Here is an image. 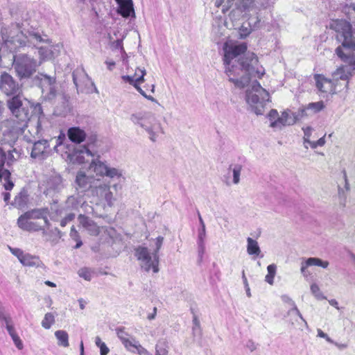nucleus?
I'll return each instance as SVG.
<instances>
[{
    "label": "nucleus",
    "instance_id": "nucleus-1",
    "mask_svg": "<svg viewBox=\"0 0 355 355\" xmlns=\"http://www.w3.org/2000/svg\"><path fill=\"white\" fill-rule=\"evenodd\" d=\"M247 44L228 40L223 44V64L229 80L239 88H243L252 77L261 78L265 73L258 67V58L254 53L247 52Z\"/></svg>",
    "mask_w": 355,
    "mask_h": 355
},
{
    "label": "nucleus",
    "instance_id": "nucleus-2",
    "mask_svg": "<svg viewBox=\"0 0 355 355\" xmlns=\"http://www.w3.org/2000/svg\"><path fill=\"white\" fill-rule=\"evenodd\" d=\"M355 10V8H354ZM329 28L336 32V38L340 43L335 50L337 56L348 66H341L333 73L336 79L348 80L355 70V31L345 19H334Z\"/></svg>",
    "mask_w": 355,
    "mask_h": 355
},
{
    "label": "nucleus",
    "instance_id": "nucleus-3",
    "mask_svg": "<svg viewBox=\"0 0 355 355\" xmlns=\"http://www.w3.org/2000/svg\"><path fill=\"white\" fill-rule=\"evenodd\" d=\"M1 36L3 45L10 52L21 47H36L40 43L49 42L47 35L41 29L30 25L27 21L3 28Z\"/></svg>",
    "mask_w": 355,
    "mask_h": 355
},
{
    "label": "nucleus",
    "instance_id": "nucleus-4",
    "mask_svg": "<svg viewBox=\"0 0 355 355\" xmlns=\"http://www.w3.org/2000/svg\"><path fill=\"white\" fill-rule=\"evenodd\" d=\"M214 5L216 8L223 6L222 12L225 13L230 10L228 18L225 21V25L227 28H236V24L247 12H250V6L244 0H215Z\"/></svg>",
    "mask_w": 355,
    "mask_h": 355
},
{
    "label": "nucleus",
    "instance_id": "nucleus-5",
    "mask_svg": "<svg viewBox=\"0 0 355 355\" xmlns=\"http://www.w3.org/2000/svg\"><path fill=\"white\" fill-rule=\"evenodd\" d=\"M27 123L17 121L16 119H8L0 122V144L14 146L19 137L27 128Z\"/></svg>",
    "mask_w": 355,
    "mask_h": 355
},
{
    "label": "nucleus",
    "instance_id": "nucleus-6",
    "mask_svg": "<svg viewBox=\"0 0 355 355\" xmlns=\"http://www.w3.org/2000/svg\"><path fill=\"white\" fill-rule=\"evenodd\" d=\"M130 121L144 129L153 141H156L159 134L164 133L160 123L150 113L140 112L132 114L130 116Z\"/></svg>",
    "mask_w": 355,
    "mask_h": 355
},
{
    "label": "nucleus",
    "instance_id": "nucleus-7",
    "mask_svg": "<svg viewBox=\"0 0 355 355\" xmlns=\"http://www.w3.org/2000/svg\"><path fill=\"white\" fill-rule=\"evenodd\" d=\"M269 93L257 80L252 82L251 90L246 92V101L257 115L263 114L264 107L269 101Z\"/></svg>",
    "mask_w": 355,
    "mask_h": 355
},
{
    "label": "nucleus",
    "instance_id": "nucleus-8",
    "mask_svg": "<svg viewBox=\"0 0 355 355\" xmlns=\"http://www.w3.org/2000/svg\"><path fill=\"white\" fill-rule=\"evenodd\" d=\"M40 63L34 58L26 53L13 55V67L20 78L31 77L35 71Z\"/></svg>",
    "mask_w": 355,
    "mask_h": 355
},
{
    "label": "nucleus",
    "instance_id": "nucleus-9",
    "mask_svg": "<svg viewBox=\"0 0 355 355\" xmlns=\"http://www.w3.org/2000/svg\"><path fill=\"white\" fill-rule=\"evenodd\" d=\"M89 196L96 205H107L108 207H112L116 200L110 191V184L101 179L92 188Z\"/></svg>",
    "mask_w": 355,
    "mask_h": 355
},
{
    "label": "nucleus",
    "instance_id": "nucleus-10",
    "mask_svg": "<svg viewBox=\"0 0 355 355\" xmlns=\"http://www.w3.org/2000/svg\"><path fill=\"white\" fill-rule=\"evenodd\" d=\"M89 169L97 176H106L111 180H119L123 177L122 170L110 166L106 162L100 160L98 157L92 159L89 164Z\"/></svg>",
    "mask_w": 355,
    "mask_h": 355
},
{
    "label": "nucleus",
    "instance_id": "nucleus-11",
    "mask_svg": "<svg viewBox=\"0 0 355 355\" xmlns=\"http://www.w3.org/2000/svg\"><path fill=\"white\" fill-rule=\"evenodd\" d=\"M135 256L141 261V267L145 271L148 272L150 269L155 273L159 271V256L156 253H150L146 247H139Z\"/></svg>",
    "mask_w": 355,
    "mask_h": 355
},
{
    "label": "nucleus",
    "instance_id": "nucleus-12",
    "mask_svg": "<svg viewBox=\"0 0 355 355\" xmlns=\"http://www.w3.org/2000/svg\"><path fill=\"white\" fill-rule=\"evenodd\" d=\"M18 94L12 95L13 97L8 101V107L12 114L10 119H16L17 121L27 123L29 120V110L23 103L21 96Z\"/></svg>",
    "mask_w": 355,
    "mask_h": 355
},
{
    "label": "nucleus",
    "instance_id": "nucleus-13",
    "mask_svg": "<svg viewBox=\"0 0 355 355\" xmlns=\"http://www.w3.org/2000/svg\"><path fill=\"white\" fill-rule=\"evenodd\" d=\"M0 90L6 96L20 94L21 86L7 72H3L0 76Z\"/></svg>",
    "mask_w": 355,
    "mask_h": 355
},
{
    "label": "nucleus",
    "instance_id": "nucleus-14",
    "mask_svg": "<svg viewBox=\"0 0 355 355\" xmlns=\"http://www.w3.org/2000/svg\"><path fill=\"white\" fill-rule=\"evenodd\" d=\"M98 180L93 175H87L85 171H80L76 176V189L80 192H87L89 196Z\"/></svg>",
    "mask_w": 355,
    "mask_h": 355
},
{
    "label": "nucleus",
    "instance_id": "nucleus-15",
    "mask_svg": "<svg viewBox=\"0 0 355 355\" xmlns=\"http://www.w3.org/2000/svg\"><path fill=\"white\" fill-rule=\"evenodd\" d=\"M37 78L40 80L42 94L48 100H53L56 96L55 78L44 73H40Z\"/></svg>",
    "mask_w": 355,
    "mask_h": 355
},
{
    "label": "nucleus",
    "instance_id": "nucleus-16",
    "mask_svg": "<svg viewBox=\"0 0 355 355\" xmlns=\"http://www.w3.org/2000/svg\"><path fill=\"white\" fill-rule=\"evenodd\" d=\"M53 141V139L49 141L47 139L35 141L33 143L31 157L39 160L45 159L51 154L50 142Z\"/></svg>",
    "mask_w": 355,
    "mask_h": 355
},
{
    "label": "nucleus",
    "instance_id": "nucleus-17",
    "mask_svg": "<svg viewBox=\"0 0 355 355\" xmlns=\"http://www.w3.org/2000/svg\"><path fill=\"white\" fill-rule=\"evenodd\" d=\"M139 71L140 75L137 78H135L134 76L124 75L121 76V78L125 83L132 85L144 97L153 102L155 101V99L152 96H148L146 92L140 87V84L144 81V76L146 73V70L139 69Z\"/></svg>",
    "mask_w": 355,
    "mask_h": 355
},
{
    "label": "nucleus",
    "instance_id": "nucleus-18",
    "mask_svg": "<svg viewBox=\"0 0 355 355\" xmlns=\"http://www.w3.org/2000/svg\"><path fill=\"white\" fill-rule=\"evenodd\" d=\"M73 80L78 92H84L90 85H93L90 78L83 69H76L73 72Z\"/></svg>",
    "mask_w": 355,
    "mask_h": 355
},
{
    "label": "nucleus",
    "instance_id": "nucleus-19",
    "mask_svg": "<svg viewBox=\"0 0 355 355\" xmlns=\"http://www.w3.org/2000/svg\"><path fill=\"white\" fill-rule=\"evenodd\" d=\"M6 163V153L0 147V180H4L3 187L6 190L10 191L14 187V183L10 180V172L8 169L4 168V165Z\"/></svg>",
    "mask_w": 355,
    "mask_h": 355
},
{
    "label": "nucleus",
    "instance_id": "nucleus-20",
    "mask_svg": "<svg viewBox=\"0 0 355 355\" xmlns=\"http://www.w3.org/2000/svg\"><path fill=\"white\" fill-rule=\"evenodd\" d=\"M315 86L318 90L324 94H334L336 92V86L332 80L320 74L314 76Z\"/></svg>",
    "mask_w": 355,
    "mask_h": 355
},
{
    "label": "nucleus",
    "instance_id": "nucleus-21",
    "mask_svg": "<svg viewBox=\"0 0 355 355\" xmlns=\"http://www.w3.org/2000/svg\"><path fill=\"white\" fill-rule=\"evenodd\" d=\"M79 226L83 227L88 234L92 236H97L100 233V227L89 217L80 214L78 216Z\"/></svg>",
    "mask_w": 355,
    "mask_h": 355
},
{
    "label": "nucleus",
    "instance_id": "nucleus-22",
    "mask_svg": "<svg viewBox=\"0 0 355 355\" xmlns=\"http://www.w3.org/2000/svg\"><path fill=\"white\" fill-rule=\"evenodd\" d=\"M71 155L72 159L79 164L85 163L87 162V157L94 156L89 148L86 146H81L74 148Z\"/></svg>",
    "mask_w": 355,
    "mask_h": 355
},
{
    "label": "nucleus",
    "instance_id": "nucleus-23",
    "mask_svg": "<svg viewBox=\"0 0 355 355\" xmlns=\"http://www.w3.org/2000/svg\"><path fill=\"white\" fill-rule=\"evenodd\" d=\"M17 225L20 229L28 232H38L43 230V227L38 223L32 221L31 218L25 217L24 214L18 218Z\"/></svg>",
    "mask_w": 355,
    "mask_h": 355
},
{
    "label": "nucleus",
    "instance_id": "nucleus-24",
    "mask_svg": "<svg viewBox=\"0 0 355 355\" xmlns=\"http://www.w3.org/2000/svg\"><path fill=\"white\" fill-rule=\"evenodd\" d=\"M46 189L44 193L50 195L51 193L56 192L62 188V178L58 174H53L46 179Z\"/></svg>",
    "mask_w": 355,
    "mask_h": 355
},
{
    "label": "nucleus",
    "instance_id": "nucleus-25",
    "mask_svg": "<svg viewBox=\"0 0 355 355\" xmlns=\"http://www.w3.org/2000/svg\"><path fill=\"white\" fill-rule=\"evenodd\" d=\"M25 217L32 219H43L46 227H49L50 223L48 219L49 210L47 208L33 209L23 214Z\"/></svg>",
    "mask_w": 355,
    "mask_h": 355
},
{
    "label": "nucleus",
    "instance_id": "nucleus-26",
    "mask_svg": "<svg viewBox=\"0 0 355 355\" xmlns=\"http://www.w3.org/2000/svg\"><path fill=\"white\" fill-rule=\"evenodd\" d=\"M320 266L323 268H327L329 266V262L327 261H323L317 257H310L306 259L304 261L302 262L301 264V272L304 277H307L308 273L306 271V268L309 266Z\"/></svg>",
    "mask_w": 355,
    "mask_h": 355
},
{
    "label": "nucleus",
    "instance_id": "nucleus-27",
    "mask_svg": "<svg viewBox=\"0 0 355 355\" xmlns=\"http://www.w3.org/2000/svg\"><path fill=\"white\" fill-rule=\"evenodd\" d=\"M119 5L118 13L122 17L128 18L135 17V10L132 0H116Z\"/></svg>",
    "mask_w": 355,
    "mask_h": 355
},
{
    "label": "nucleus",
    "instance_id": "nucleus-28",
    "mask_svg": "<svg viewBox=\"0 0 355 355\" xmlns=\"http://www.w3.org/2000/svg\"><path fill=\"white\" fill-rule=\"evenodd\" d=\"M260 21L261 19L258 17L256 19L250 17L248 21L243 23L238 31L240 38H245L248 36L252 29L258 26Z\"/></svg>",
    "mask_w": 355,
    "mask_h": 355
},
{
    "label": "nucleus",
    "instance_id": "nucleus-29",
    "mask_svg": "<svg viewBox=\"0 0 355 355\" xmlns=\"http://www.w3.org/2000/svg\"><path fill=\"white\" fill-rule=\"evenodd\" d=\"M29 202V195L28 191L22 189L19 193L15 197L12 205L17 209H24L28 206Z\"/></svg>",
    "mask_w": 355,
    "mask_h": 355
},
{
    "label": "nucleus",
    "instance_id": "nucleus-30",
    "mask_svg": "<svg viewBox=\"0 0 355 355\" xmlns=\"http://www.w3.org/2000/svg\"><path fill=\"white\" fill-rule=\"evenodd\" d=\"M69 139L73 143L80 144L86 138L85 132L79 127L69 128L67 132Z\"/></svg>",
    "mask_w": 355,
    "mask_h": 355
},
{
    "label": "nucleus",
    "instance_id": "nucleus-31",
    "mask_svg": "<svg viewBox=\"0 0 355 355\" xmlns=\"http://www.w3.org/2000/svg\"><path fill=\"white\" fill-rule=\"evenodd\" d=\"M303 110H300L295 113H291L290 111H284L281 116L282 120L286 125H293L297 121H299L303 118Z\"/></svg>",
    "mask_w": 355,
    "mask_h": 355
},
{
    "label": "nucleus",
    "instance_id": "nucleus-32",
    "mask_svg": "<svg viewBox=\"0 0 355 355\" xmlns=\"http://www.w3.org/2000/svg\"><path fill=\"white\" fill-rule=\"evenodd\" d=\"M42 128L41 125V123L38 119L37 123L34 127L28 130V132L25 133V131L22 133L24 134V139L28 143H34L36 140V137L39 136L42 134Z\"/></svg>",
    "mask_w": 355,
    "mask_h": 355
},
{
    "label": "nucleus",
    "instance_id": "nucleus-33",
    "mask_svg": "<svg viewBox=\"0 0 355 355\" xmlns=\"http://www.w3.org/2000/svg\"><path fill=\"white\" fill-rule=\"evenodd\" d=\"M250 6V11L257 12V10L266 9L273 4V0H244Z\"/></svg>",
    "mask_w": 355,
    "mask_h": 355
},
{
    "label": "nucleus",
    "instance_id": "nucleus-34",
    "mask_svg": "<svg viewBox=\"0 0 355 355\" xmlns=\"http://www.w3.org/2000/svg\"><path fill=\"white\" fill-rule=\"evenodd\" d=\"M23 266L29 267L43 268L44 263L38 257L25 253L23 258L19 261Z\"/></svg>",
    "mask_w": 355,
    "mask_h": 355
},
{
    "label": "nucleus",
    "instance_id": "nucleus-35",
    "mask_svg": "<svg viewBox=\"0 0 355 355\" xmlns=\"http://www.w3.org/2000/svg\"><path fill=\"white\" fill-rule=\"evenodd\" d=\"M324 108L323 101H318L315 103H309L306 107L300 108V110H303V117L308 116L311 114H316Z\"/></svg>",
    "mask_w": 355,
    "mask_h": 355
},
{
    "label": "nucleus",
    "instance_id": "nucleus-36",
    "mask_svg": "<svg viewBox=\"0 0 355 355\" xmlns=\"http://www.w3.org/2000/svg\"><path fill=\"white\" fill-rule=\"evenodd\" d=\"M78 206V202L77 198L73 196H71L67 199L64 207L57 209L56 212L58 215H61L64 211H67V210L77 209Z\"/></svg>",
    "mask_w": 355,
    "mask_h": 355
},
{
    "label": "nucleus",
    "instance_id": "nucleus-37",
    "mask_svg": "<svg viewBox=\"0 0 355 355\" xmlns=\"http://www.w3.org/2000/svg\"><path fill=\"white\" fill-rule=\"evenodd\" d=\"M247 252L250 255L259 256L261 250L257 241L248 237L247 239Z\"/></svg>",
    "mask_w": 355,
    "mask_h": 355
},
{
    "label": "nucleus",
    "instance_id": "nucleus-38",
    "mask_svg": "<svg viewBox=\"0 0 355 355\" xmlns=\"http://www.w3.org/2000/svg\"><path fill=\"white\" fill-rule=\"evenodd\" d=\"M52 47V46L45 47L41 46L38 49V53L40 60V62H38V63H40V65L43 61L51 60L53 57Z\"/></svg>",
    "mask_w": 355,
    "mask_h": 355
},
{
    "label": "nucleus",
    "instance_id": "nucleus-39",
    "mask_svg": "<svg viewBox=\"0 0 355 355\" xmlns=\"http://www.w3.org/2000/svg\"><path fill=\"white\" fill-rule=\"evenodd\" d=\"M282 301L284 302L288 303L291 306H293V308L288 311V314H290V315H291V314L296 315L297 316H298L305 323V324H307L306 322L305 321V320L302 317V315L300 313L299 309H297V307L296 306L295 302L292 300V299H291L288 295H282Z\"/></svg>",
    "mask_w": 355,
    "mask_h": 355
},
{
    "label": "nucleus",
    "instance_id": "nucleus-40",
    "mask_svg": "<svg viewBox=\"0 0 355 355\" xmlns=\"http://www.w3.org/2000/svg\"><path fill=\"white\" fill-rule=\"evenodd\" d=\"M55 336L58 340V345L64 347H67L69 343V335L66 331L58 330L55 332Z\"/></svg>",
    "mask_w": 355,
    "mask_h": 355
},
{
    "label": "nucleus",
    "instance_id": "nucleus-41",
    "mask_svg": "<svg viewBox=\"0 0 355 355\" xmlns=\"http://www.w3.org/2000/svg\"><path fill=\"white\" fill-rule=\"evenodd\" d=\"M22 154L21 149H17L14 148L12 150H8V155H6V164L10 166L13 164L14 162L20 158Z\"/></svg>",
    "mask_w": 355,
    "mask_h": 355
},
{
    "label": "nucleus",
    "instance_id": "nucleus-42",
    "mask_svg": "<svg viewBox=\"0 0 355 355\" xmlns=\"http://www.w3.org/2000/svg\"><path fill=\"white\" fill-rule=\"evenodd\" d=\"M268 274L266 275L265 281L270 285L274 283V277L276 275L277 266L274 263L268 266Z\"/></svg>",
    "mask_w": 355,
    "mask_h": 355
},
{
    "label": "nucleus",
    "instance_id": "nucleus-43",
    "mask_svg": "<svg viewBox=\"0 0 355 355\" xmlns=\"http://www.w3.org/2000/svg\"><path fill=\"white\" fill-rule=\"evenodd\" d=\"M54 322V315L52 313H47L45 314L44 318L42 321V326L46 329H49Z\"/></svg>",
    "mask_w": 355,
    "mask_h": 355
},
{
    "label": "nucleus",
    "instance_id": "nucleus-44",
    "mask_svg": "<svg viewBox=\"0 0 355 355\" xmlns=\"http://www.w3.org/2000/svg\"><path fill=\"white\" fill-rule=\"evenodd\" d=\"M230 168H232L233 173V182L237 184L240 181V175L242 170V166L240 164L231 165Z\"/></svg>",
    "mask_w": 355,
    "mask_h": 355
},
{
    "label": "nucleus",
    "instance_id": "nucleus-45",
    "mask_svg": "<svg viewBox=\"0 0 355 355\" xmlns=\"http://www.w3.org/2000/svg\"><path fill=\"white\" fill-rule=\"evenodd\" d=\"M70 237L76 242L75 248L77 249L81 247V245H83V242L80 239L79 233L76 230L73 225L71 227Z\"/></svg>",
    "mask_w": 355,
    "mask_h": 355
},
{
    "label": "nucleus",
    "instance_id": "nucleus-46",
    "mask_svg": "<svg viewBox=\"0 0 355 355\" xmlns=\"http://www.w3.org/2000/svg\"><path fill=\"white\" fill-rule=\"evenodd\" d=\"M302 130L304 132V148L307 149L308 146L306 145V144H310V142H311V141L310 140V137L313 129L310 126H307L305 128H302Z\"/></svg>",
    "mask_w": 355,
    "mask_h": 355
},
{
    "label": "nucleus",
    "instance_id": "nucleus-47",
    "mask_svg": "<svg viewBox=\"0 0 355 355\" xmlns=\"http://www.w3.org/2000/svg\"><path fill=\"white\" fill-rule=\"evenodd\" d=\"M139 344V341L137 340L135 338L132 336L130 337L129 339L127 340V342L123 343V345L124 347L134 352L135 349L137 348V345Z\"/></svg>",
    "mask_w": 355,
    "mask_h": 355
},
{
    "label": "nucleus",
    "instance_id": "nucleus-48",
    "mask_svg": "<svg viewBox=\"0 0 355 355\" xmlns=\"http://www.w3.org/2000/svg\"><path fill=\"white\" fill-rule=\"evenodd\" d=\"M12 318L9 313L6 311L5 307L3 306L1 302H0V322H4L5 324L10 322Z\"/></svg>",
    "mask_w": 355,
    "mask_h": 355
},
{
    "label": "nucleus",
    "instance_id": "nucleus-49",
    "mask_svg": "<svg viewBox=\"0 0 355 355\" xmlns=\"http://www.w3.org/2000/svg\"><path fill=\"white\" fill-rule=\"evenodd\" d=\"M311 291L312 294L317 298L318 300H323L324 299V296L321 292L319 286L316 284H313L311 286Z\"/></svg>",
    "mask_w": 355,
    "mask_h": 355
},
{
    "label": "nucleus",
    "instance_id": "nucleus-50",
    "mask_svg": "<svg viewBox=\"0 0 355 355\" xmlns=\"http://www.w3.org/2000/svg\"><path fill=\"white\" fill-rule=\"evenodd\" d=\"M78 275L87 281H90L92 279V272L89 269L87 268H80L78 272Z\"/></svg>",
    "mask_w": 355,
    "mask_h": 355
},
{
    "label": "nucleus",
    "instance_id": "nucleus-51",
    "mask_svg": "<svg viewBox=\"0 0 355 355\" xmlns=\"http://www.w3.org/2000/svg\"><path fill=\"white\" fill-rule=\"evenodd\" d=\"M116 334L122 343L127 342V340L132 337L127 332H125L123 329H118L116 330Z\"/></svg>",
    "mask_w": 355,
    "mask_h": 355
},
{
    "label": "nucleus",
    "instance_id": "nucleus-52",
    "mask_svg": "<svg viewBox=\"0 0 355 355\" xmlns=\"http://www.w3.org/2000/svg\"><path fill=\"white\" fill-rule=\"evenodd\" d=\"M270 126L274 129H282V127L286 126L284 121L282 120V116H279L277 119L270 123Z\"/></svg>",
    "mask_w": 355,
    "mask_h": 355
},
{
    "label": "nucleus",
    "instance_id": "nucleus-53",
    "mask_svg": "<svg viewBox=\"0 0 355 355\" xmlns=\"http://www.w3.org/2000/svg\"><path fill=\"white\" fill-rule=\"evenodd\" d=\"M75 218V214L73 213H69L66 215V216L62 218L60 221V226L64 227H65L69 223L72 221Z\"/></svg>",
    "mask_w": 355,
    "mask_h": 355
},
{
    "label": "nucleus",
    "instance_id": "nucleus-54",
    "mask_svg": "<svg viewBox=\"0 0 355 355\" xmlns=\"http://www.w3.org/2000/svg\"><path fill=\"white\" fill-rule=\"evenodd\" d=\"M10 252L17 257L19 261H20L21 259L23 258L24 254H25L21 249L19 248H13L11 247H9Z\"/></svg>",
    "mask_w": 355,
    "mask_h": 355
},
{
    "label": "nucleus",
    "instance_id": "nucleus-55",
    "mask_svg": "<svg viewBox=\"0 0 355 355\" xmlns=\"http://www.w3.org/2000/svg\"><path fill=\"white\" fill-rule=\"evenodd\" d=\"M6 328L11 338L15 337L17 335L12 324V320L6 324Z\"/></svg>",
    "mask_w": 355,
    "mask_h": 355
},
{
    "label": "nucleus",
    "instance_id": "nucleus-56",
    "mask_svg": "<svg viewBox=\"0 0 355 355\" xmlns=\"http://www.w3.org/2000/svg\"><path fill=\"white\" fill-rule=\"evenodd\" d=\"M6 328L11 338L15 337L17 335L12 324V320L6 324Z\"/></svg>",
    "mask_w": 355,
    "mask_h": 355
},
{
    "label": "nucleus",
    "instance_id": "nucleus-57",
    "mask_svg": "<svg viewBox=\"0 0 355 355\" xmlns=\"http://www.w3.org/2000/svg\"><path fill=\"white\" fill-rule=\"evenodd\" d=\"M205 252V243H198V253L199 261H202Z\"/></svg>",
    "mask_w": 355,
    "mask_h": 355
},
{
    "label": "nucleus",
    "instance_id": "nucleus-58",
    "mask_svg": "<svg viewBox=\"0 0 355 355\" xmlns=\"http://www.w3.org/2000/svg\"><path fill=\"white\" fill-rule=\"evenodd\" d=\"M205 238H206V228L200 227L198 230V242L197 243H205Z\"/></svg>",
    "mask_w": 355,
    "mask_h": 355
},
{
    "label": "nucleus",
    "instance_id": "nucleus-59",
    "mask_svg": "<svg viewBox=\"0 0 355 355\" xmlns=\"http://www.w3.org/2000/svg\"><path fill=\"white\" fill-rule=\"evenodd\" d=\"M325 142H326V141L324 139V136H323L316 141L310 142L309 145L311 148L314 149V148H316L318 146H323L325 144Z\"/></svg>",
    "mask_w": 355,
    "mask_h": 355
},
{
    "label": "nucleus",
    "instance_id": "nucleus-60",
    "mask_svg": "<svg viewBox=\"0 0 355 355\" xmlns=\"http://www.w3.org/2000/svg\"><path fill=\"white\" fill-rule=\"evenodd\" d=\"M163 241H164V238L162 236L157 237L156 241H155V247L156 248L154 250L153 253H156L157 254H158V252L162 248Z\"/></svg>",
    "mask_w": 355,
    "mask_h": 355
},
{
    "label": "nucleus",
    "instance_id": "nucleus-61",
    "mask_svg": "<svg viewBox=\"0 0 355 355\" xmlns=\"http://www.w3.org/2000/svg\"><path fill=\"white\" fill-rule=\"evenodd\" d=\"M12 341L18 349H22L24 347L23 343L18 335L15 337L12 338Z\"/></svg>",
    "mask_w": 355,
    "mask_h": 355
},
{
    "label": "nucleus",
    "instance_id": "nucleus-62",
    "mask_svg": "<svg viewBox=\"0 0 355 355\" xmlns=\"http://www.w3.org/2000/svg\"><path fill=\"white\" fill-rule=\"evenodd\" d=\"M279 116V113L276 110H271L268 115V118L270 123L275 121Z\"/></svg>",
    "mask_w": 355,
    "mask_h": 355
},
{
    "label": "nucleus",
    "instance_id": "nucleus-63",
    "mask_svg": "<svg viewBox=\"0 0 355 355\" xmlns=\"http://www.w3.org/2000/svg\"><path fill=\"white\" fill-rule=\"evenodd\" d=\"M135 350L137 351V352L140 354V355H151L148 353V352L140 344H139L137 347V348L135 349Z\"/></svg>",
    "mask_w": 355,
    "mask_h": 355
},
{
    "label": "nucleus",
    "instance_id": "nucleus-64",
    "mask_svg": "<svg viewBox=\"0 0 355 355\" xmlns=\"http://www.w3.org/2000/svg\"><path fill=\"white\" fill-rule=\"evenodd\" d=\"M98 347L100 349L101 355H107L110 351L109 348L107 347L105 343H103Z\"/></svg>",
    "mask_w": 355,
    "mask_h": 355
}]
</instances>
